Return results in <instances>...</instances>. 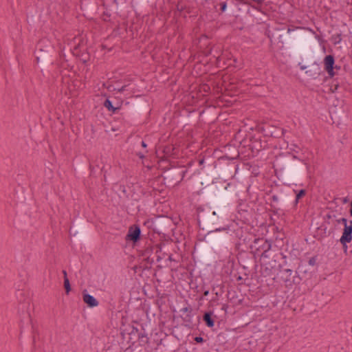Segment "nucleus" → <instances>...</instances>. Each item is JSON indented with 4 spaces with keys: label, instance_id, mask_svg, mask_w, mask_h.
<instances>
[{
    "label": "nucleus",
    "instance_id": "nucleus-30",
    "mask_svg": "<svg viewBox=\"0 0 352 352\" xmlns=\"http://www.w3.org/2000/svg\"><path fill=\"white\" fill-rule=\"evenodd\" d=\"M154 262H151V261L144 260V258L142 257V261L139 265V268L142 269V271L148 270L151 269L152 265Z\"/></svg>",
    "mask_w": 352,
    "mask_h": 352
},
{
    "label": "nucleus",
    "instance_id": "nucleus-39",
    "mask_svg": "<svg viewBox=\"0 0 352 352\" xmlns=\"http://www.w3.org/2000/svg\"><path fill=\"white\" fill-rule=\"evenodd\" d=\"M336 221L338 223H342L344 225V226L346 224H348L349 221L347 220V219L346 218H341V219H336Z\"/></svg>",
    "mask_w": 352,
    "mask_h": 352
},
{
    "label": "nucleus",
    "instance_id": "nucleus-51",
    "mask_svg": "<svg viewBox=\"0 0 352 352\" xmlns=\"http://www.w3.org/2000/svg\"><path fill=\"white\" fill-rule=\"evenodd\" d=\"M62 272H63V274L64 280H65L66 278H68L67 277V272H66V270H63Z\"/></svg>",
    "mask_w": 352,
    "mask_h": 352
},
{
    "label": "nucleus",
    "instance_id": "nucleus-7",
    "mask_svg": "<svg viewBox=\"0 0 352 352\" xmlns=\"http://www.w3.org/2000/svg\"><path fill=\"white\" fill-rule=\"evenodd\" d=\"M173 225V220L168 216H157L155 218L147 219L144 221V226L148 229H152L154 232H160L161 230H168L171 229Z\"/></svg>",
    "mask_w": 352,
    "mask_h": 352
},
{
    "label": "nucleus",
    "instance_id": "nucleus-45",
    "mask_svg": "<svg viewBox=\"0 0 352 352\" xmlns=\"http://www.w3.org/2000/svg\"><path fill=\"white\" fill-rule=\"evenodd\" d=\"M77 168L79 170H83L84 168H85V165L82 164H78L77 165Z\"/></svg>",
    "mask_w": 352,
    "mask_h": 352
},
{
    "label": "nucleus",
    "instance_id": "nucleus-21",
    "mask_svg": "<svg viewBox=\"0 0 352 352\" xmlns=\"http://www.w3.org/2000/svg\"><path fill=\"white\" fill-rule=\"evenodd\" d=\"M335 58L333 55L329 54L324 58V70L327 72L329 77L332 78L337 75V72L334 71Z\"/></svg>",
    "mask_w": 352,
    "mask_h": 352
},
{
    "label": "nucleus",
    "instance_id": "nucleus-34",
    "mask_svg": "<svg viewBox=\"0 0 352 352\" xmlns=\"http://www.w3.org/2000/svg\"><path fill=\"white\" fill-rule=\"evenodd\" d=\"M64 288L65 294L68 295L72 290V287L68 278H66L65 280H64Z\"/></svg>",
    "mask_w": 352,
    "mask_h": 352
},
{
    "label": "nucleus",
    "instance_id": "nucleus-48",
    "mask_svg": "<svg viewBox=\"0 0 352 352\" xmlns=\"http://www.w3.org/2000/svg\"><path fill=\"white\" fill-rule=\"evenodd\" d=\"M141 146L144 148H147V144L144 141H142Z\"/></svg>",
    "mask_w": 352,
    "mask_h": 352
},
{
    "label": "nucleus",
    "instance_id": "nucleus-36",
    "mask_svg": "<svg viewBox=\"0 0 352 352\" xmlns=\"http://www.w3.org/2000/svg\"><path fill=\"white\" fill-rule=\"evenodd\" d=\"M199 91L209 93L210 91V87L206 83L201 84V85H200V87H199Z\"/></svg>",
    "mask_w": 352,
    "mask_h": 352
},
{
    "label": "nucleus",
    "instance_id": "nucleus-57",
    "mask_svg": "<svg viewBox=\"0 0 352 352\" xmlns=\"http://www.w3.org/2000/svg\"><path fill=\"white\" fill-rule=\"evenodd\" d=\"M316 38L318 41H320V36L319 35H316Z\"/></svg>",
    "mask_w": 352,
    "mask_h": 352
},
{
    "label": "nucleus",
    "instance_id": "nucleus-16",
    "mask_svg": "<svg viewBox=\"0 0 352 352\" xmlns=\"http://www.w3.org/2000/svg\"><path fill=\"white\" fill-rule=\"evenodd\" d=\"M142 239V232L138 224H133L129 226L128 232L125 236V241L131 242L135 246Z\"/></svg>",
    "mask_w": 352,
    "mask_h": 352
},
{
    "label": "nucleus",
    "instance_id": "nucleus-6",
    "mask_svg": "<svg viewBox=\"0 0 352 352\" xmlns=\"http://www.w3.org/2000/svg\"><path fill=\"white\" fill-rule=\"evenodd\" d=\"M220 253L213 250V247L210 243L203 241L200 243L197 249V256L201 263L210 265L217 258L219 257Z\"/></svg>",
    "mask_w": 352,
    "mask_h": 352
},
{
    "label": "nucleus",
    "instance_id": "nucleus-60",
    "mask_svg": "<svg viewBox=\"0 0 352 352\" xmlns=\"http://www.w3.org/2000/svg\"><path fill=\"white\" fill-rule=\"evenodd\" d=\"M351 250H350L351 253L352 254V244L350 245Z\"/></svg>",
    "mask_w": 352,
    "mask_h": 352
},
{
    "label": "nucleus",
    "instance_id": "nucleus-26",
    "mask_svg": "<svg viewBox=\"0 0 352 352\" xmlns=\"http://www.w3.org/2000/svg\"><path fill=\"white\" fill-rule=\"evenodd\" d=\"M203 320L208 327H213L214 326V320L212 311L205 312L203 316Z\"/></svg>",
    "mask_w": 352,
    "mask_h": 352
},
{
    "label": "nucleus",
    "instance_id": "nucleus-42",
    "mask_svg": "<svg viewBox=\"0 0 352 352\" xmlns=\"http://www.w3.org/2000/svg\"><path fill=\"white\" fill-rule=\"evenodd\" d=\"M338 87H339L338 83H335V84H334V83L333 82V83H332V85H331V90L333 92H334V91H336L338 89Z\"/></svg>",
    "mask_w": 352,
    "mask_h": 352
},
{
    "label": "nucleus",
    "instance_id": "nucleus-37",
    "mask_svg": "<svg viewBox=\"0 0 352 352\" xmlns=\"http://www.w3.org/2000/svg\"><path fill=\"white\" fill-rule=\"evenodd\" d=\"M340 243L342 245V249H343V251L346 253L347 252V249H348V246H347V243H351L352 241L349 240V241H342V239H340Z\"/></svg>",
    "mask_w": 352,
    "mask_h": 352
},
{
    "label": "nucleus",
    "instance_id": "nucleus-20",
    "mask_svg": "<svg viewBox=\"0 0 352 352\" xmlns=\"http://www.w3.org/2000/svg\"><path fill=\"white\" fill-rule=\"evenodd\" d=\"M238 164L235 163H228L226 166H219L217 171L218 175L223 178L233 177L238 171Z\"/></svg>",
    "mask_w": 352,
    "mask_h": 352
},
{
    "label": "nucleus",
    "instance_id": "nucleus-2",
    "mask_svg": "<svg viewBox=\"0 0 352 352\" xmlns=\"http://www.w3.org/2000/svg\"><path fill=\"white\" fill-rule=\"evenodd\" d=\"M315 32L310 28L290 25L287 30H283L277 33V45L282 50L285 47H289V51L296 58L302 55V63H298L300 70L306 69L311 65H316L314 62L313 54L310 47L314 42L312 35Z\"/></svg>",
    "mask_w": 352,
    "mask_h": 352
},
{
    "label": "nucleus",
    "instance_id": "nucleus-47",
    "mask_svg": "<svg viewBox=\"0 0 352 352\" xmlns=\"http://www.w3.org/2000/svg\"><path fill=\"white\" fill-rule=\"evenodd\" d=\"M346 3L347 6H351V9L352 10V0H346Z\"/></svg>",
    "mask_w": 352,
    "mask_h": 352
},
{
    "label": "nucleus",
    "instance_id": "nucleus-44",
    "mask_svg": "<svg viewBox=\"0 0 352 352\" xmlns=\"http://www.w3.org/2000/svg\"><path fill=\"white\" fill-rule=\"evenodd\" d=\"M340 69L341 66L334 64V71L337 72V74H338V70H340Z\"/></svg>",
    "mask_w": 352,
    "mask_h": 352
},
{
    "label": "nucleus",
    "instance_id": "nucleus-18",
    "mask_svg": "<svg viewBox=\"0 0 352 352\" xmlns=\"http://www.w3.org/2000/svg\"><path fill=\"white\" fill-rule=\"evenodd\" d=\"M269 263H261V276L265 278V281H273L276 278V272L279 270L274 266L268 265Z\"/></svg>",
    "mask_w": 352,
    "mask_h": 352
},
{
    "label": "nucleus",
    "instance_id": "nucleus-62",
    "mask_svg": "<svg viewBox=\"0 0 352 352\" xmlns=\"http://www.w3.org/2000/svg\"><path fill=\"white\" fill-rule=\"evenodd\" d=\"M117 0H113L114 2H116Z\"/></svg>",
    "mask_w": 352,
    "mask_h": 352
},
{
    "label": "nucleus",
    "instance_id": "nucleus-3",
    "mask_svg": "<svg viewBox=\"0 0 352 352\" xmlns=\"http://www.w3.org/2000/svg\"><path fill=\"white\" fill-rule=\"evenodd\" d=\"M309 166L305 160L289 152L276 155L273 162L275 175L288 186L300 184L302 181L305 170H308Z\"/></svg>",
    "mask_w": 352,
    "mask_h": 352
},
{
    "label": "nucleus",
    "instance_id": "nucleus-19",
    "mask_svg": "<svg viewBox=\"0 0 352 352\" xmlns=\"http://www.w3.org/2000/svg\"><path fill=\"white\" fill-rule=\"evenodd\" d=\"M180 312L182 313L180 317L183 321L184 325L189 329H192L194 327V311L192 307L188 305L187 307L182 308Z\"/></svg>",
    "mask_w": 352,
    "mask_h": 352
},
{
    "label": "nucleus",
    "instance_id": "nucleus-58",
    "mask_svg": "<svg viewBox=\"0 0 352 352\" xmlns=\"http://www.w3.org/2000/svg\"><path fill=\"white\" fill-rule=\"evenodd\" d=\"M60 67H65V66H64V63H63V62H61V63H60Z\"/></svg>",
    "mask_w": 352,
    "mask_h": 352
},
{
    "label": "nucleus",
    "instance_id": "nucleus-22",
    "mask_svg": "<svg viewBox=\"0 0 352 352\" xmlns=\"http://www.w3.org/2000/svg\"><path fill=\"white\" fill-rule=\"evenodd\" d=\"M82 299L84 302L90 308L97 307L99 304L96 298L87 293V289L82 292Z\"/></svg>",
    "mask_w": 352,
    "mask_h": 352
},
{
    "label": "nucleus",
    "instance_id": "nucleus-55",
    "mask_svg": "<svg viewBox=\"0 0 352 352\" xmlns=\"http://www.w3.org/2000/svg\"><path fill=\"white\" fill-rule=\"evenodd\" d=\"M134 331H135V332L138 333V328H136V327H133L132 333H133Z\"/></svg>",
    "mask_w": 352,
    "mask_h": 352
},
{
    "label": "nucleus",
    "instance_id": "nucleus-52",
    "mask_svg": "<svg viewBox=\"0 0 352 352\" xmlns=\"http://www.w3.org/2000/svg\"><path fill=\"white\" fill-rule=\"evenodd\" d=\"M204 161H205V160H204V157H203V158H201V159H199V165H202V164L204 163Z\"/></svg>",
    "mask_w": 352,
    "mask_h": 352
},
{
    "label": "nucleus",
    "instance_id": "nucleus-31",
    "mask_svg": "<svg viewBox=\"0 0 352 352\" xmlns=\"http://www.w3.org/2000/svg\"><path fill=\"white\" fill-rule=\"evenodd\" d=\"M77 50V48L74 49L73 52L74 55L76 56L79 58V60L83 63H86L89 60V54L87 52H82L81 54H78V52H75Z\"/></svg>",
    "mask_w": 352,
    "mask_h": 352
},
{
    "label": "nucleus",
    "instance_id": "nucleus-33",
    "mask_svg": "<svg viewBox=\"0 0 352 352\" xmlns=\"http://www.w3.org/2000/svg\"><path fill=\"white\" fill-rule=\"evenodd\" d=\"M331 40L334 45L339 44L342 41L341 34H336L332 35Z\"/></svg>",
    "mask_w": 352,
    "mask_h": 352
},
{
    "label": "nucleus",
    "instance_id": "nucleus-9",
    "mask_svg": "<svg viewBox=\"0 0 352 352\" xmlns=\"http://www.w3.org/2000/svg\"><path fill=\"white\" fill-rule=\"evenodd\" d=\"M162 252V245L154 244L151 240L146 245L142 250H140V256L144 258V260L151 261L154 262L156 260L157 262L160 261L163 258L160 254Z\"/></svg>",
    "mask_w": 352,
    "mask_h": 352
},
{
    "label": "nucleus",
    "instance_id": "nucleus-17",
    "mask_svg": "<svg viewBox=\"0 0 352 352\" xmlns=\"http://www.w3.org/2000/svg\"><path fill=\"white\" fill-rule=\"evenodd\" d=\"M292 199L293 192L289 190H280L278 194L273 195L271 197L272 201L278 203L280 206L288 204Z\"/></svg>",
    "mask_w": 352,
    "mask_h": 352
},
{
    "label": "nucleus",
    "instance_id": "nucleus-54",
    "mask_svg": "<svg viewBox=\"0 0 352 352\" xmlns=\"http://www.w3.org/2000/svg\"><path fill=\"white\" fill-rule=\"evenodd\" d=\"M197 212H204V208H202L201 207H199V208H197Z\"/></svg>",
    "mask_w": 352,
    "mask_h": 352
},
{
    "label": "nucleus",
    "instance_id": "nucleus-10",
    "mask_svg": "<svg viewBox=\"0 0 352 352\" xmlns=\"http://www.w3.org/2000/svg\"><path fill=\"white\" fill-rule=\"evenodd\" d=\"M256 131L263 133L265 137H272L275 138H281L286 132L285 129L267 122H262L257 124Z\"/></svg>",
    "mask_w": 352,
    "mask_h": 352
},
{
    "label": "nucleus",
    "instance_id": "nucleus-14",
    "mask_svg": "<svg viewBox=\"0 0 352 352\" xmlns=\"http://www.w3.org/2000/svg\"><path fill=\"white\" fill-rule=\"evenodd\" d=\"M52 46L45 45L39 48L36 55V60L42 68H45L49 63L50 56L52 53Z\"/></svg>",
    "mask_w": 352,
    "mask_h": 352
},
{
    "label": "nucleus",
    "instance_id": "nucleus-43",
    "mask_svg": "<svg viewBox=\"0 0 352 352\" xmlns=\"http://www.w3.org/2000/svg\"><path fill=\"white\" fill-rule=\"evenodd\" d=\"M209 294V290H205L203 293V296L199 298V300H204V296H206Z\"/></svg>",
    "mask_w": 352,
    "mask_h": 352
},
{
    "label": "nucleus",
    "instance_id": "nucleus-53",
    "mask_svg": "<svg viewBox=\"0 0 352 352\" xmlns=\"http://www.w3.org/2000/svg\"><path fill=\"white\" fill-rule=\"evenodd\" d=\"M349 214L352 217V201L350 203Z\"/></svg>",
    "mask_w": 352,
    "mask_h": 352
},
{
    "label": "nucleus",
    "instance_id": "nucleus-28",
    "mask_svg": "<svg viewBox=\"0 0 352 352\" xmlns=\"http://www.w3.org/2000/svg\"><path fill=\"white\" fill-rule=\"evenodd\" d=\"M292 192H293V195L296 194L295 199L293 202L294 206L296 207L298 205L299 200L305 196L307 191L305 189H300V190L298 191L296 190H293Z\"/></svg>",
    "mask_w": 352,
    "mask_h": 352
},
{
    "label": "nucleus",
    "instance_id": "nucleus-29",
    "mask_svg": "<svg viewBox=\"0 0 352 352\" xmlns=\"http://www.w3.org/2000/svg\"><path fill=\"white\" fill-rule=\"evenodd\" d=\"M333 212L331 211L330 212L327 213L323 217V223L322 225H324V226H327L328 228V226L331 225L333 219H335L336 217V214H332Z\"/></svg>",
    "mask_w": 352,
    "mask_h": 352
},
{
    "label": "nucleus",
    "instance_id": "nucleus-46",
    "mask_svg": "<svg viewBox=\"0 0 352 352\" xmlns=\"http://www.w3.org/2000/svg\"><path fill=\"white\" fill-rule=\"evenodd\" d=\"M228 308V305L227 304H223L222 305L221 309L223 310L226 313Z\"/></svg>",
    "mask_w": 352,
    "mask_h": 352
},
{
    "label": "nucleus",
    "instance_id": "nucleus-11",
    "mask_svg": "<svg viewBox=\"0 0 352 352\" xmlns=\"http://www.w3.org/2000/svg\"><path fill=\"white\" fill-rule=\"evenodd\" d=\"M69 235L74 237L76 241H87L89 239V230L83 220L79 219L76 222V226L69 230Z\"/></svg>",
    "mask_w": 352,
    "mask_h": 352
},
{
    "label": "nucleus",
    "instance_id": "nucleus-24",
    "mask_svg": "<svg viewBox=\"0 0 352 352\" xmlns=\"http://www.w3.org/2000/svg\"><path fill=\"white\" fill-rule=\"evenodd\" d=\"M148 103V100L144 98L141 100H137L134 102V109L138 113H144L147 109V104Z\"/></svg>",
    "mask_w": 352,
    "mask_h": 352
},
{
    "label": "nucleus",
    "instance_id": "nucleus-59",
    "mask_svg": "<svg viewBox=\"0 0 352 352\" xmlns=\"http://www.w3.org/2000/svg\"><path fill=\"white\" fill-rule=\"evenodd\" d=\"M43 41H39V43H38V45H42V44H43Z\"/></svg>",
    "mask_w": 352,
    "mask_h": 352
},
{
    "label": "nucleus",
    "instance_id": "nucleus-49",
    "mask_svg": "<svg viewBox=\"0 0 352 352\" xmlns=\"http://www.w3.org/2000/svg\"><path fill=\"white\" fill-rule=\"evenodd\" d=\"M265 0H250V1H254L258 4H261Z\"/></svg>",
    "mask_w": 352,
    "mask_h": 352
},
{
    "label": "nucleus",
    "instance_id": "nucleus-40",
    "mask_svg": "<svg viewBox=\"0 0 352 352\" xmlns=\"http://www.w3.org/2000/svg\"><path fill=\"white\" fill-rule=\"evenodd\" d=\"M316 262V256H313L309 258L308 263H309V265L314 266V265H315Z\"/></svg>",
    "mask_w": 352,
    "mask_h": 352
},
{
    "label": "nucleus",
    "instance_id": "nucleus-50",
    "mask_svg": "<svg viewBox=\"0 0 352 352\" xmlns=\"http://www.w3.org/2000/svg\"><path fill=\"white\" fill-rule=\"evenodd\" d=\"M137 155H138L140 159H143V158H144V155L143 153H140H140H137Z\"/></svg>",
    "mask_w": 352,
    "mask_h": 352
},
{
    "label": "nucleus",
    "instance_id": "nucleus-27",
    "mask_svg": "<svg viewBox=\"0 0 352 352\" xmlns=\"http://www.w3.org/2000/svg\"><path fill=\"white\" fill-rule=\"evenodd\" d=\"M103 105L105 108L107 109V110L109 111H110L113 113H116L118 110H120L121 109V105L118 106V107H114L113 105L112 102L109 98H107L104 100Z\"/></svg>",
    "mask_w": 352,
    "mask_h": 352
},
{
    "label": "nucleus",
    "instance_id": "nucleus-38",
    "mask_svg": "<svg viewBox=\"0 0 352 352\" xmlns=\"http://www.w3.org/2000/svg\"><path fill=\"white\" fill-rule=\"evenodd\" d=\"M220 6V10L221 12H224L227 10V3L226 2H221L219 3Z\"/></svg>",
    "mask_w": 352,
    "mask_h": 352
},
{
    "label": "nucleus",
    "instance_id": "nucleus-4",
    "mask_svg": "<svg viewBox=\"0 0 352 352\" xmlns=\"http://www.w3.org/2000/svg\"><path fill=\"white\" fill-rule=\"evenodd\" d=\"M239 144L241 153H245V157L249 158L255 157L267 146L266 141L263 140L261 135H246Z\"/></svg>",
    "mask_w": 352,
    "mask_h": 352
},
{
    "label": "nucleus",
    "instance_id": "nucleus-13",
    "mask_svg": "<svg viewBox=\"0 0 352 352\" xmlns=\"http://www.w3.org/2000/svg\"><path fill=\"white\" fill-rule=\"evenodd\" d=\"M255 254L263 258V256L267 255L274 251L272 250V241L263 238L257 239L254 241Z\"/></svg>",
    "mask_w": 352,
    "mask_h": 352
},
{
    "label": "nucleus",
    "instance_id": "nucleus-1",
    "mask_svg": "<svg viewBox=\"0 0 352 352\" xmlns=\"http://www.w3.org/2000/svg\"><path fill=\"white\" fill-rule=\"evenodd\" d=\"M211 177L201 175L195 181V188L197 195H204L210 204V208L198 219L199 228L208 230L205 235L206 242L210 243L213 250L220 254H228L236 239L235 230L227 225L230 210V201L234 196V190L231 184L226 186L212 184Z\"/></svg>",
    "mask_w": 352,
    "mask_h": 352
},
{
    "label": "nucleus",
    "instance_id": "nucleus-25",
    "mask_svg": "<svg viewBox=\"0 0 352 352\" xmlns=\"http://www.w3.org/2000/svg\"><path fill=\"white\" fill-rule=\"evenodd\" d=\"M340 239H342V241H352V220L344 226Z\"/></svg>",
    "mask_w": 352,
    "mask_h": 352
},
{
    "label": "nucleus",
    "instance_id": "nucleus-61",
    "mask_svg": "<svg viewBox=\"0 0 352 352\" xmlns=\"http://www.w3.org/2000/svg\"><path fill=\"white\" fill-rule=\"evenodd\" d=\"M241 278L240 276L237 278L238 280H241Z\"/></svg>",
    "mask_w": 352,
    "mask_h": 352
},
{
    "label": "nucleus",
    "instance_id": "nucleus-12",
    "mask_svg": "<svg viewBox=\"0 0 352 352\" xmlns=\"http://www.w3.org/2000/svg\"><path fill=\"white\" fill-rule=\"evenodd\" d=\"M280 272L281 279L287 288H292L293 286L298 285L302 280L297 271L289 267L281 269Z\"/></svg>",
    "mask_w": 352,
    "mask_h": 352
},
{
    "label": "nucleus",
    "instance_id": "nucleus-32",
    "mask_svg": "<svg viewBox=\"0 0 352 352\" xmlns=\"http://www.w3.org/2000/svg\"><path fill=\"white\" fill-rule=\"evenodd\" d=\"M138 340L141 343L142 345H144L148 344L149 342V338L147 335L144 332L138 333Z\"/></svg>",
    "mask_w": 352,
    "mask_h": 352
},
{
    "label": "nucleus",
    "instance_id": "nucleus-23",
    "mask_svg": "<svg viewBox=\"0 0 352 352\" xmlns=\"http://www.w3.org/2000/svg\"><path fill=\"white\" fill-rule=\"evenodd\" d=\"M332 232V230H329L327 226L321 224L319 227L317 228L315 237L318 240H322L327 236L330 235Z\"/></svg>",
    "mask_w": 352,
    "mask_h": 352
},
{
    "label": "nucleus",
    "instance_id": "nucleus-56",
    "mask_svg": "<svg viewBox=\"0 0 352 352\" xmlns=\"http://www.w3.org/2000/svg\"><path fill=\"white\" fill-rule=\"evenodd\" d=\"M244 3H250V0H241Z\"/></svg>",
    "mask_w": 352,
    "mask_h": 352
},
{
    "label": "nucleus",
    "instance_id": "nucleus-35",
    "mask_svg": "<svg viewBox=\"0 0 352 352\" xmlns=\"http://www.w3.org/2000/svg\"><path fill=\"white\" fill-rule=\"evenodd\" d=\"M130 81H131L130 80H127V82H128L127 84H124V85H122L121 87H114L113 91H116L119 93H122L124 91L126 90V88L129 85Z\"/></svg>",
    "mask_w": 352,
    "mask_h": 352
},
{
    "label": "nucleus",
    "instance_id": "nucleus-8",
    "mask_svg": "<svg viewBox=\"0 0 352 352\" xmlns=\"http://www.w3.org/2000/svg\"><path fill=\"white\" fill-rule=\"evenodd\" d=\"M186 171L181 167H171L164 172L163 182L168 188L179 184L184 179Z\"/></svg>",
    "mask_w": 352,
    "mask_h": 352
},
{
    "label": "nucleus",
    "instance_id": "nucleus-41",
    "mask_svg": "<svg viewBox=\"0 0 352 352\" xmlns=\"http://www.w3.org/2000/svg\"><path fill=\"white\" fill-rule=\"evenodd\" d=\"M194 340L197 343H203V342H205V340L202 337H201V336H196V337H195Z\"/></svg>",
    "mask_w": 352,
    "mask_h": 352
},
{
    "label": "nucleus",
    "instance_id": "nucleus-5",
    "mask_svg": "<svg viewBox=\"0 0 352 352\" xmlns=\"http://www.w3.org/2000/svg\"><path fill=\"white\" fill-rule=\"evenodd\" d=\"M290 261L291 257L288 258L278 250H274L270 254L263 256V258H260L261 263H269L268 265L274 266L279 271L285 266L291 267Z\"/></svg>",
    "mask_w": 352,
    "mask_h": 352
},
{
    "label": "nucleus",
    "instance_id": "nucleus-15",
    "mask_svg": "<svg viewBox=\"0 0 352 352\" xmlns=\"http://www.w3.org/2000/svg\"><path fill=\"white\" fill-rule=\"evenodd\" d=\"M221 151L223 155L219 157V160L224 159L233 160L237 159L240 155V151L237 146L231 143L224 145Z\"/></svg>",
    "mask_w": 352,
    "mask_h": 352
}]
</instances>
